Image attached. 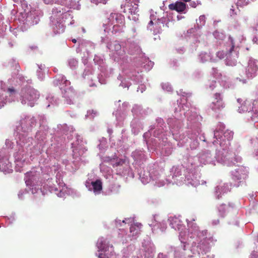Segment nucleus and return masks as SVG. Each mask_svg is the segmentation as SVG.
I'll list each match as a JSON object with an SVG mask.
<instances>
[{
  "label": "nucleus",
  "instance_id": "nucleus-8",
  "mask_svg": "<svg viewBox=\"0 0 258 258\" xmlns=\"http://www.w3.org/2000/svg\"><path fill=\"white\" fill-rule=\"evenodd\" d=\"M112 25V33L116 34L118 32H122L123 29L125 27V21L121 23H116Z\"/></svg>",
  "mask_w": 258,
  "mask_h": 258
},
{
  "label": "nucleus",
  "instance_id": "nucleus-14",
  "mask_svg": "<svg viewBox=\"0 0 258 258\" xmlns=\"http://www.w3.org/2000/svg\"><path fill=\"white\" fill-rule=\"evenodd\" d=\"M142 226V225L141 224L138 223H137L134 225H132L130 228V232L133 233V235L138 234L139 233V230H138L137 228H141Z\"/></svg>",
  "mask_w": 258,
  "mask_h": 258
},
{
  "label": "nucleus",
  "instance_id": "nucleus-23",
  "mask_svg": "<svg viewBox=\"0 0 258 258\" xmlns=\"http://www.w3.org/2000/svg\"><path fill=\"white\" fill-rule=\"evenodd\" d=\"M157 258H168V257L166 255H164L163 253H159L158 255Z\"/></svg>",
  "mask_w": 258,
  "mask_h": 258
},
{
  "label": "nucleus",
  "instance_id": "nucleus-18",
  "mask_svg": "<svg viewBox=\"0 0 258 258\" xmlns=\"http://www.w3.org/2000/svg\"><path fill=\"white\" fill-rule=\"evenodd\" d=\"M229 39L231 44V47L230 50H229V52H228V54L229 55H230L235 47V43L234 42V39L231 37H229Z\"/></svg>",
  "mask_w": 258,
  "mask_h": 258
},
{
  "label": "nucleus",
  "instance_id": "nucleus-24",
  "mask_svg": "<svg viewBox=\"0 0 258 258\" xmlns=\"http://www.w3.org/2000/svg\"><path fill=\"white\" fill-rule=\"evenodd\" d=\"M44 3L46 4H50L53 3V0H43Z\"/></svg>",
  "mask_w": 258,
  "mask_h": 258
},
{
  "label": "nucleus",
  "instance_id": "nucleus-10",
  "mask_svg": "<svg viewBox=\"0 0 258 258\" xmlns=\"http://www.w3.org/2000/svg\"><path fill=\"white\" fill-rule=\"evenodd\" d=\"M91 184L94 192L99 193L102 189V183L100 180L97 179L95 181H92Z\"/></svg>",
  "mask_w": 258,
  "mask_h": 258
},
{
  "label": "nucleus",
  "instance_id": "nucleus-6",
  "mask_svg": "<svg viewBox=\"0 0 258 258\" xmlns=\"http://www.w3.org/2000/svg\"><path fill=\"white\" fill-rule=\"evenodd\" d=\"M126 2L124 5V10L128 11L129 13H135L138 9V0H126Z\"/></svg>",
  "mask_w": 258,
  "mask_h": 258
},
{
  "label": "nucleus",
  "instance_id": "nucleus-5",
  "mask_svg": "<svg viewBox=\"0 0 258 258\" xmlns=\"http://www.w3.org/2000/svg\"><path fill=\"white\" fill-rule=\"evenodd\" d=\"M108 25H112L116 23H121L125 21L123 15L119 13H111L108 18Z\"/></svg>",
  "mask_w": 258,
  "mask_h": 258
},
{
  "label": "nucleus",
  "instance_id": "nucleus-15",
  "mask_svg": "<svg viewBox=\"0 0 258 258\" xmlns=\"http://www.w3.org/2000/svg\"><path fill=\"white\" fill-rule=\"evenodd\" d=\"M233 134L234 133L233 132L229 130L226 131L223 133L224 138H226L228 141L231 140L233 138Z\"/></svg>",
  "mask_w": 258,
  "mask_h": 258
},
{
  "label": "nucleus",
  "instance_id": "nucleus-13",
  "mask_svg": "<svg viewBox=\"0 0 258 258\" xmlns=\"http://www.w3.org/2000/svg\"><path fill=\"white\" fill-rule=\"evenodd\" d=\"M106 246V241L103 238H100L97 242V246L99 249V251L103 250Z\"/></svg>",
  "mask_w": 258,
  "mask_h": 258
},
{
  "label": "nucleus",
  "instance_id": "nucleus-25",
  "mask_svg": "<svg viewBox=\"0 0 258 258\" xmlns=\"http://www.w3.org/2000/svg\"><path fill=\"white\" fill-rule=\"evenodd\" d=\"M218 131H216L214 132V137L216 138L217 139H220V138L218 137V135H217L218 133Z\"/></svg>",
  "mask_w": 258,
  "mask_h": 258
},
{
  "label": "nucleus",
  "instance_id": "nucleus-33",
  "mask_svg": "<svg viewBox=\"0 0 258 258\" xmlns=\"http://www.w3.org/2000/svg\"><path fill=\"white\" fill-rule=\"evenodd\" d=\"M253 40L254 41H256L257 40V38L255 37V38H253Z\"/></svg>",
  "mask_w": 258,
  "mask_h": 258
},
{
  "label": "nucleus",
  "instance_id": "nucleus-28",
  "mask_svg": "<svg viewBox=\"0 0 258 258\" xmlns=\"http://www.w3.org/2000/svg\"><path fill=\"white\" fill-rule=\"evenodd\" d=\"M254 28L255 30V31H258V22H257V23Z\"/></svg>",
  "mask_w": 258,
  "mask_h": 258
},
{
  "label": "nucleus",
  "instance_id": "nucleus-34",
  "mask_svg": "<svg viewBox=\"0 0 258 258\" xmlns=\"http://www.w3.org/2000/svg\"><path fill=\"white\" fill-rule=\"evenodd\" d=\"M253 40L254 41H256L257 40V38L255 37V38H253Z\"/></svg>",
  "mask_w": 258,
  "mask_h": 258
},
{
  "label": "nucleus",
  "instance_id": "nucleus-32",
  "mask_svg": "<svg viewBox=\"0 0 258 258\" xmlns=\"http://www.w3.org/2000/svg\"><path fill=\"white\" fill-rule=\"evenodd\" d=\"M183 1L185 2H188L190 1L191 0H183Z\"/></svg>",
  "mask_w": 258,
  "mask_h": 258
},
{
  "label": "nucleus",
  "instance_id": "nucleus-35",
  "mask_svg": "<svg viewBox=\"0 0 258 258\" xmlns=\"http://www.w3.org/2000/svg\"><path fill=\"white\" fill-rule=\"evenodd\" d=\"M212 83H213V84H216V82H213V81H212Z\"/></svg>",
  "mask_w": 258,
  "mask_h": 258
},
{
  "label": "nucleus",
  "instance_id": "nucleus-2",
  "mask_svg": "<svg viewBox=\"0 0 258 258\" xmlns=\"http://www.w3.org/2000/svg\"><path fill=\"white\" fill-rule=\"evenodd\" d=\"M107 47L112 55L117 58L123 57L126 51L124 47H122L120 44L117 40L110 41L107 44Z\"/></svg>",
  "mask_w": 258,
  "mask_h": 258
},
{
  "label": "nucleus",
  "instance_id": "nucleus-36",
  "mask_svg": "<svg viewBox=\"0 0 258 258\" xmlns=\"http://www.w3.org/2000/svg\"><path fill=\"white\" fill-rule=\"evenodd\" d=\"M15 2H16L17 0H14Z\"/></svg>",
  "mask_w": 258,
  "mask_h": 258
},
{
  "label": "nucleus",
  "instance_id": "nucleus-17",
  "mask_svg": "<svg viewBox=\"0 0 258 258\" xmlns=\"http://www.w3.org/2000/svg\"><path fill=\"white\" fill-rule=\"evenodd\" d=\"M125 163V160L122 159H119L116 161V162L112 164L113 167H117L118 166H122Z\"/></svg>",
  "mask_w": 258,
  "mask_h": 258
},
{
  "label": "nucleus",
  "instance_id": "nucleus-16",
  "mask_svg": "<svg viewBox=\"0 0 258 258\" xmlns=\"http://www.w3.org/2000/svg\"><path fill=\"white\" fill-rule=\"evenodd\" d=\"M58 27H59V29H57L56 30L54 29V31L55 33H56V34H59V33H62L64 31V28L63 27V25L61 24H60V23H58Z\"/></svg>",
  "mask_w": 258,
  "mask_h": 258
},
{
  "label": "nucleus",
  "instance_id": "nucleus-31",
  "mask_svg": "<svg viewBox=\"0 0 258 258\" xmlns=\"http://www.w3.org/2000/svg\"><path fill=\"white\" fill-rule=\"evenodd\" d=\"M191 5L192 7H196V4L195 3L193 4H192V3H191Z\"/></svg>",
  "mask_w": 258,
  "mask_h": 258
},
{
  "label": "nucleus",
  "instance_id": "nucleus-19",
  "mask_svg": "<svg viewBox=\"0 0 258 258\" xmlns=\"http://www.w3.org/2000/svg\"><path fill=\"white\" fill-rule=\"evenodd\" d=\"M107 1L108 0H92V2L96 5L98 4H105Z\"/></svg>",
  "mask_w": 258,
  "mask_h": 258
},
{
  "label": "nucleus",
  "instance_id": "nucleus-22",
  "mask_svg": "<svg viewBox=\"0 0 258 258\" xmlns=\"http://www.w3.org/2000/svg\"><path fill=\"white\" fill-rule=\"evenodd\" d=\"M232 8L230 9V12L231 16L236 15L237 14L236 13L234 12V10L233 9L234 7L232 6Z\"/></svg>",
  "mask_w": 258,
  "mask_h": 258
},
{
  "label": "nucleus",
  "instance_id": "nucleus-1",
  "mask_svg": "<svg viewBox=\"0 0 258 258\" xmlns=\"http://www.w3.org/2000/svg\"><path fill=\"white\" fill-rule=\"evenodd\" d=\"M39 97V92L30 87L23 88L21 92V100L23 104H27L33 107L34 102Z\"/></svg>",
  "mask_w": 258,
  "mask_h": 258
},
{
  "label": "nucleus",
  "instance_id": "nucleus-29",
  "mask_svg": "<svg viewBox=\"0 0 258 258\" xmlns=\"http://www.w3.org/2000/svg\"><path fill=\"white\" fill-rule=\"evenodd\" d=\"M72 42H73V43H76V42H77V40H76V39H72Z\"/></svg>",
  "mask_w": 258,
  "mask_h": 258
},
{
  "label": "nucleus",
  "instance_id": "nucleus-21",
  "mask_svg": "<svg viewBox=\"0 0 258 258\" xmlns=\"http://www.w3.org/2000/svg\"><path fill=\"white\" fill-rule=\"evenodd\" d=\"M98 258H107V256L104 253H99L98 256Z\"/></svg>",
  "mask_w": 258,
  "mask_h": 258
},
{
  "label": "nucleus",
  "instance_id": "nucleus-26",
  "mask_svg": "<svg viewBox=\"0 0 258 258\" xmlns=\"http://www.w3.org/2000/svg\"><path fill=\"white\" fill-rule=\"evenodd\" d=\"M219 54H220V55H221V56H220L221 58L224 57V55L222 54V52H218L217 53V55H219Z\"/></svg>",
  "mask_w": 258,
  "mask_h": 258
},
{
  "label": "nucleus",
  "instance_id": "nucleus-30",
  "mask_svg": "<svg viewBox=\"0 0 258 258\" xmlns=\"http://www.w3.org/2000/svg\"><path fill=\"white\" fill-rule=\"evenodd\" d=\"M59 2V0H53V3H58Z\"/></svg>",
  "mask_w": 258,
  "mask_h": 258
},
{
  "label": "nucleus",
  "instance_id": "nucleus-11",
  "mask_svg": "<svg viewBox=\"0 0 258 258\" xmlns=\"http://www.w3.org/2000/svg\"><path fill=\"white\" fill-rule=\"evenodd\" d=\"M230 209L231 207L229 205L225 204L220 205L219 207V212L221 216L224 217L229 212Z\"/></svg>",
  "mask_w": 258,
  "mask_h": 258
},
{
  "label": "nucleus",
  "instance_id": "nucleus-9",
  "mask_svg": "<svg viewBox=\"0 0 258 258\" xmlns=\"http://www.w3.org/2000/svg\"><path fill=\"white\" fill-rule=\"evenodd\" d=\"M164 27V23L161 20L155 22L153 26V32L155 34H159L162 31V28Z\"/></svg>",
  "mask_w": 258,
  "mask_h": 258
},
{
  "label": "nucleus",
  "instance_id": "nucleus-7",
  "mask_svg": "<svg viewBox=\"0 0 258 258\" xmlns=\"http://www.w3.org/2000/svg\"><path fill=\"white\" fill-rule=\"evenodd\" d=\"M168 7L171 11L174 10L178 13H182L185 10L186 5L183 2L177 1L175 3L170 4Z\"/></svg>",
  "mask_w": 258,
  "mask_h": 258
},
{
  "label": "nucleus",
  "instance_id": "nucleus-27",
  "mask_svg": "<svg viewBox=\"0 0 258 258\" xmlns=\"http://www.w3.org/2000/svg\"><path fill=\"white\" fill-rule=\"evenodd\" d=\"M155 23H153V22L152 21H150V22L149 23V26H153V27L154 26V25Z\"/></svg>",
  "mask_w": 258,
  "mask_h": 258
},
{
  "label": "nucleus",
  "instance_id": "nucleus-3",
  "mask_svg": "<svg viewBox=\"0 0 258 258\" xmlns=\"http://www.w3.org/2000/svg\"><path fill=\"white\" fill-rule=\"evenodd\" d=\"M210 108L214 111L218 112L225 107V103L220 93H216L213 94L211 99Z\"/></svg>",
  "mask_w": 258,
  "mask_h": 258
},
{
  "label": "nucleus",
  "instance_id": "nucleus-4",
  "mask_svg": "<svg viewBox=\"0 0 258 258\" xmlns=\"http://www.w3.org/2000/svg\"><path fill=\"white\" fill-rule=\"evenodd\" d=\"M39 176L36 171H30L26 174L25 180L27 186H34L38 184Z\"/></svg>",
  "mask_w": 258,
  "mask_h": 258
},
{
  "label": "nucleus",
  "instance_id": "nucleus-12",
  "mask_svg": "<svg viewBox=\"0 0 258 258\" xmlns=\"http://www.w3.org/2000/svg\"><path fill=\"white\" fill-rule=\"evenodd\" d=\"M258 68L255 61L251 60L249 62L248 71L251 74H254L257 71Z\"/></svg>",
  "mask_w": 258,
  "mask_h": 258
},
{
  "label": "nucleus",
  "instance_id": "nucleus-20",
  "mask_svg": "<svg viewBox=\"0 0 258 258\" xmlns=\"http://www.w3.org/2000/svg\"><path fill=\"white\" fill-rule=\"evenodd\" d=\"M8 92L11 94H13L15 93V90L13 87L9 88L8 89Z\"/></svg>",
  "mask_w": 258,
  "mask_h": 258
}]
</instances>
